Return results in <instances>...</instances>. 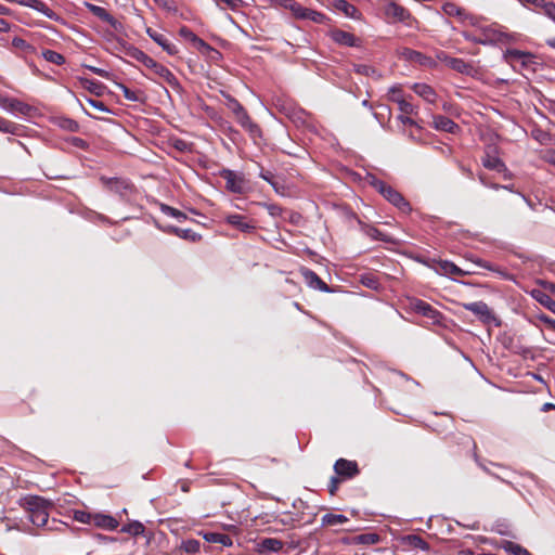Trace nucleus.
<instances>
[{
	"mask_svg": "<svg viewBox=\"0 0 555 555\" xmlns=\"http://www.w3.org/2000/svg\"><path fill=\"white\" fill-rule=\"evenodd\" d=\"M121 47L124 53L127 56L142 63L146 68L151 69L156 76L165 80L172 90H175L177 93H182L183 88L180 81L166 66L156 62L145 52H143L142 50L132 44L122 42Z\"/></svg>",
	"mask_w": 555,
	"mask_h": 555,
	"instance_id": "nucleus-1",
	"label": "nucleus"
},
{
	"mask_svg": "<svg viewBox=\"0 0 555 555\" xmlns=\"http://www.w3.org/2000/svg\"><path fill=\"white\" fill-rule=\"evenodd\" d=\"M18 504L24 508L26 513V518L29 522H31L36 527H48V529L60 530L57 526L53 527L52 525H57L55 519H52L51 525L49 521L48 506L47 502L37 495H26L20 499Z\"/></svg>",
	"mask_w": 555,
	"mask_h": 555,
	"instance_id": "nucleus-2",
	"label": "nucleus"
},
{
	"mask_svg": "<svg viewBox=\"0 0 555 555\" xmlns=\"http://www.w3.org/2000/svg\"><path fill=\"white\" fill-rule=\"evenodd\" d=\"M274 107L288 119H291L295 125L300 126L305 125L307 118L309 116L308 112L304 108L299 107L295 102L289 99L278 96L275 98Z\"/></svg>",
	"mask_w": 555,
	"mask_h": 555,
	"instance_id": "nucleus-3",
	"label": "nucleus"
},
{
	"mask_svg": "<svg viewBox=\"0 0 555 555\" xmlns=\"http://www.w3.org/2000/svg\"><path fill=\"white\" fill-rule=\"evenodd\" d=\"M464 309L474 313L486 325L501 326V320L493 313L485 301H473L463 305Z\"/></svg>",
	"mask_w": 555,
	"mask_h": 555,
	"instance_id": "nucleus-4",
	"label": "nucleus"
},
{
	"mask_svg": "<svg viewBox=\"0 0 555 555\" xmlns=\"http://www.w3.org/2000/svg\"><path fill=\"white\" fill-rule=\"evenodd\" d=\"M101 181L111 192L117 194L125 202H129L135 192V186L129 179L102 177Z\"/></svg>",
	"mask_w": 555,
	"mask_h": 555,
	"instance_id": "nucleus-5",
	"label": "nucleus"
},
{
	"mask_svg": "<svg viewBox=\"0 0 555 555\" xmlns=\"http://www.w3.org/2000/svg\"><path fill=\"white\" fill-rule=\"evenodd\" d=\"M179 35L181 38H183L185 41H189L192 43V46L202 54L207 55L209 57L219 56L220 53L218 50L212 48L210 44H208L206 41H204L202 38H199L195 33H193L189 27L182 26L179 29Z\"/></svg>",
	"mask_w": 555,
	"mask_h": 555,
	"instance_id": "nucleus-6",
	"label": "nucleus"
},
{
	"mask_svg": "<svg viewBox=\"0 0 555 555\" xmlns=\"http://www.w3.org/2000/svg\"><path fill=\"white\" fill-rule=\"evenodd\" d=\"M0 107L10 113L23 116H33L36 112V108L34 106L25 102H22L15 98H10L2 94H0Z\"/></svg>",
	"mask_w": 555,
	"mask_h": 555,
	"instance_id": "nucleus-7",
	"label": "nucleus"
},
{
	"mask_svg": "<svg viewBox=\"0 0 555 555\" xmlns=\"http://www.w3.org/2000/svg\"><path fill=\"white\" fill-rule=\"evenodd\" d=\"M384 13L386 18L391 22L408 23L411 20V13L395 0H386Z\"/></svg>",
	"mask_w": 555,
	"mask_h": 555,
	"instance_id": "nucleus-8",
	"label": "nucleus"
},
{
	"mask_svg": "<svg viewBox=\"0 0 555 555\" xmlns=\"http://www.w3.org/2000/svg\"><path fill=\"white\" fill-rule=\"evenodd\" d=\"M378 193L402 212H410L412 210L410 203L391 185L386 183Z\"/></svg>",
	"mask_w": 555,
	"mask_h": 555,
	"instance_id": "nucleus-9",
	"label": "nucleus"
},
{
	"mask_svg": "<svg viewBox=\"0 0 555 555\" xmlns=\"http://www.w3.org/2000/svg\"><path fill=\"white\" fill-rule=\"evenodd\" d=\"M85 5L94 16L107 23L115 31L121 33L124 30V25L118 20H116L106 9L90 2H85Z\"/></svg>",
	"mask_w": 555,
	"mask_h": 555,
	"instance_id": "nucleus-10",
	"label": "nucleus"
},
{
	"mask_svg": "<svg viewBox=\"0 0 555 555\" xmlns=\"http://www.w3.org/2000/svg\"><path fill=\"white\" fill-rule=\"evenodd\" d=\"M330 38L338 46L361 48L362 40L356 37L353 34L345 31L343 29H332L328 33Z\"/></svg>",
	"mask_w": 555,
	"mask_h": 555,
	"instance_id": "nucleus-11",
	"label": "nucleus"
},
{
	"mask_svg": "<svg viewBox=\"0 0 555 555\" xmlns=\"http://www.w3.org/2000/svg\"><path fill=\"white\" fill-rule=\"evenodd\" d=\"M334 472L343 480H349L359 475L360 470L356 461L338 459L334 464Z\"/></svg>",
	"mask_w": 555,
	"mask_h": 555,
	"instance_id": "nucleus-12",
	"label": "nucleus"
},
{
	"mask_svg": "<svg viewBox=\"0 0 555 555\" xmlns=\"http://www.w3.org/2000/svg\"><path fill=\"white\" fill-rule=\"evenodd\" d=\"M220 176L225 180L228 191L236 194H243L245 191V179L231 169H223Z\"/></svg>",
	"mask_w": 555,
	"mask_h": 555,
	"instance_id": "nucleus-13",
	"label": "nucleus"
},
{
	"mask_svg": "<svg viewBox=\"0 0 555 555\" xmlns=\"http://www.w3.org/2000/svg\"><path fill=\"white\" fill-rule=\"evenodd\" d=\"M439 60L443 62L451 69L467 76H473L475 68L472 63L464 61L463 59L452 57L444 53L439 56Z\"/></svg>",
	"mask_w": 555,
	"mask_h": 555,
	"instance_id": "nucleus-14",
	"label": "nucleus"
},
{
	"mask_svg": "<svg viewBox=\"0 0 555 555\" xmlns=\"http://www.w3.org/2000/svg\"><path fill=\"white\" fill-rule=\"evenodd\" d=\"M224 221L243 233H253L256 230L255 223L246 216L238 214L225 215Z\"/></svg>",
	"mask_w": 555,
	"mask_h": 555,
	"instance_id": "nucleus-15",
	"label": "nucleus"
},
{
	"mask_svg": "<svg viewBox=\"0 0 555 555\" xmlns=\"http://www.w3.org/2000/svg\"><path fill=\"white\" fill-rule=\"evenodd\" d=\"M300 274L304 278L305 283L312 289H318L323 293H331L330 286L322 281L319 275L308 268H301Z\"/></svg>",
	"mask_w": 555,
	"mask_h": 555,
	"instance_id": "nucleus-16",
	"label": "nucleus"
},
{
	"mask_svg": "<svg viewBox=\"0 0 555 555\" xmlns=\"http://www.w3.org/2000/svg\"><path fill=\"white\" fill-rule=\"evenodd\" d=\"M146 34L149 37L156 42L159 47L163 48L164 51H166L169 55H176L179 53L178 47L169 40L165 35L153 30L152 28L146 29Z\"/></svg>",
	"mask_w": 555,
	"mask_h": 555,
	"instance_id": "nucleus-17",
	"label": "nucleus"
},
{
	"mask_svg": "<svg viewBox=\"0 0 555 555\" xmlns=\"http://www.w3.org/2000/svg\"><path fill=\"white\" fill-rule=\"evenodd\" d=\"M433 127L438 131H444L451 134H455L461 130L456 122L443 115H435L433 117Z\"/></svg>",
	"mask_w": 555,
	"mask_h": 555,
	"instance_id": "nucleus-18",
	"label": "nucleus"
},
{
	"mask_svg": "<svg viewBox=\"0 0 555 555\" xmlns=\"http://www.w3.org/2000/svg\"><path fill=\"white\" fill-rule=\"evenodd\" d=\"M481 44L486 46L494 42H502L507 38V35L493 26H481Z\"/></svg>",
	"mask_w": 555,
	"mask_h": 555,
	"instance_id": "nucleus-19",
	"label": "nucleus"
},
{
	"mask_svg": "<svg viewBox=\"0 0 555 555\" xmlns=\"http://www.w3.org/2000/svg\"><path fill=\"white\" fill-rule=\"evenodd\" d=\"M413 309L415 312L422 314L423 317L431 319L435 322H438V319L441 317V313L437 309H435L431 305L421 299L415 300V302L413 304Z\"/></svg>",
	"mask_w": 555,
	"mask_h": 555,
	"instance_id": "nucleus-20",
	"label": "nucleus"
},
{
	"mask_svg": "<svg viewBox=\"0 0 555 555\" xmlns=\"http://www.w3.org/2000/svg\"><path fill=\"white\" fill-rule=\"evenodd\" d=\"M333 5L337 11L343 12L349 18L360 20L361 17V13L357 7L347 0H334Z\"/></svg>",
	"mask_w": 555,
	"mask_h": 555,
	"instance_id": "nucleus-21",
	"label": "nucleus"
},
{
	"mask_svg": "<svg viewBox=\"0 0 555 555\" xmlns=\"http://www.w3.org/2000/svg\"><path fill=\"white\" fill-rule=\"evenodd\" d=\"M437 272L444 274L447 276L449 275H459V276H465L469 272L464 271L463 269L459 268L456 264L449 260H440L438 261V268Z\"/></svg>",
	"mask_w": 555,
	"mask_h": 555,
	"instance_id": "nucleus-22",
	"label": "nucleus"
},
{
	"mask_svg": "<svg viewBox=\"0 0 555 555\" xmlns=\"http://www.w3.org/2000/svg\"><path fill=\"white\" fill-rule=\"evenodd\" d=\"M412 90L426 102H436L437 93L429 85L417 82L412 86Z\"/></svg>",
	"mask_w": 555,
	"mask_h": 555,
	"instance_id": "nucleus-23",
	"label": "nucleus"
},
{
	"mask_svg": "<svg viewBox=\"0 0 555 555\" xmlns=\"http://www.w3.org/2000/svg\"><path fill=\"white\" fill-rule=\"evenodd\" d=\"M93 525L105 530H115L119 524L117 519L111 515L94 514Z\"/></svg>",
	"mask_w": 555,
	"mask_h": 555,
	"instance_id": "nucleus-24",
	"label": "nucleus"
},
{
	"mask_svg": "<svg viewBox=\"0 0 555 555\" xmlns=\"http://www.w3.org/2000/svg\"><path fill=\"white\" fill-rule=\"evenodd\" d=\"M259 177L267 181L275 191V193L284 195L285 194V185L275 179V176L270 170L260 169Z\"/></svg>",
	"mask_w": 555,
	"mask_h": 555,
	"instance_id": "nucleus-25",
	"label": "nucleus"
},
{
	"mask_svg": "<svg viewBox=\"0 0 555 555\" xmlns=\"http://www.w3.org/2000/svg\"><path fill=\"white\" fill-rule=\"evenodd\" d=\"M482 165L485 168L490 170H495L498 172H507V167L504 162L498 157L487 154V156L482 159Z\"/></svg>",
	"mask_w": 555,
	"mask_h": 555,
	"instance_id": "nucleus-26",
	"label": "nucleus"
},
{
	"mask_svg": "<svg viewBox=\"0 0 555 555\" xmlns=\"http://www.w3.org/2000/svg\"><path fill=\"white\" fill-rule=\"evenodd\" d=\"M203 538L209 543H219L223 546H232L233 540L230 535L221 532H205Z\"/></svg>",
	"mask_w": 555,
	"mask_h": 555,
	"instance_id": "nucleus-27",
	"label": "nucleus"
},
{
	"mask_svg": "<svg viewBox=\"0 0 555 555\" xmlns=\"http://www.w3.org/2000/svg\"><path fill=\"white\" fill-rule=\"evenodd\" d=\"M258 545L261 552L278 553L283 548V542L275 538H264Z\"/></svg>",
	"mask_w": 555,
	"mask_h": 555,
	"instance_id": "nucleus-28",
	"label": "nucleus"
},
{
	"mask_svg": "<svg viewBox=\"0 0 555 555\" xmlns=\"http://www.w3.org/2000/svg\"><path fill=\"white\" fill-rule=\"evenodd\" d=\"M116 87L122 92L126 100L131 102H142L143 92L140 90H131L126 85L117 82Z\"/></svg>",
	"mask_w": 555,
	"mask_h": 555,
	"instance_id": "nucleus-29",
	"label": "nucleus"
},
{
	"mask_svg": "<svg viewBox=\"0 0 555 555\" xmlns=\"http://www.w3.org/2000/svg\"><path fill=\"white\" fill-rule=\"evenodd\" d=\"M159 209L163 214L177 219L179 222H182L188 219V216L183 211H181L177 208H173L167 204L160 203Z\"/></svg>",
	"mask_w": 555,
	"mask_h": 555,
	"instance_id": "nucleus-30",
	"label": "nucleus"
},
{
	"mask_svg": "<svg viewBox=\"0 0 555 555\" xmlns=\"http://www.w3.org/2000/svg\"><path fill=\"white\" fill-rule=\"evenodd\" d=\"M390 101L396 102L402 114H415L416 108L413 104L406 101L403 96L390 95Z\"/></svg>",
	"mask_w": 555,
	"mask_h": 555,
	"instance_id": "nucleus-31",
	"label": "nucleus"
},
{
	"mask_svg": "<svg viewBox=\"0 0 555 555\" xmlns=\"http://www.w3.org/2000/svg\"><path fill=\"white\" fill-rule=\"evenodd\" d=\"M348 521V518L343 514L327 513L322 516V526L341 525Z\"/></svg>",
	"mask_w": 555,
	"mask_h": 555,
	"instance_id": "nucleus-32",
	"label": "nucleus"
},
{
	"mask_svg": "<svg viewBox=\"0 0 555 555\" xmlns=\"http://www.w3.org/2000/svg\"><path fill=\"white\" fill-rule=\"evenodd\" d=\"M284 7L288 8L294 13V15L300 20H306L308 15L307 13L310 11V9L302 7L300 3L294 0H292L289 3H284Z\"/></svg>",
	"mask_w": 555,
	"mask_h": 555,
	"instance_id": "nucleus-33",
	"label": "nucleus"
},
{
	"mask_svg": "<svg viewBox=\"0 0 555 555\" xmlns=\"http://www.w3.org/2000/svg\"><path fill=\"white\" fill-rule=\"evenodd\" d=\"M144 530H145V527L143 526L142 522H140L138 520H134L127 525H124L121 528V532L129 533L134 537L143 534Z\"/></svg>",
	"mask_w": 555,
	"mask_h": 555,
	"instance_id": "nucleus-34",
	"label": "nucleus"
},
{
	"mask_svg": "<svg viewBox=\"0 0 555 555\" xmlns=\"http://www.w3.org/2000/svg\"><path fill=\"white\" fill-rule=\"evenodd\" d=\"M501 546L513 555H531L528 550L512 541H503Z\"/></svg>",
	"mask_w": 555,
	"mask_h": 555,
	"instance_id": "nucleus-35",
	"label": "nucleus"
},
{
	"mask_svg": "<svg viewBox=\"0 0 555 555\" xmlns=\"http://www.w3.org/2000/svg\"><path fill=\"white\" fill-rule=\"evenodd\" d=\"M408 544L421 551H429V544L417 534H410L406 537Z\"/></svg>",
	"mask_w": 555,
	"mask_h": 555,
	"instance_id": "nucleus-36",
	"label": "nucleus"
},
{
	"mask_svg": "<svg viewBox=\"0 0 555 555\" xmlns=\"http://www.w3.org/2000/svg\"><path fill=\"white\" fill-rule=\"evenodd\" d=\"M353 70L357 74L364 75V76H372L376 79H379L382 75L372 66L366 64H354Z\"/></svg>",
	"mask_w": 555,
	"mask_h": 555,
	"instance_id": "nucleus-37",
	"label": "nucleus"
},
{
	"mask_svg": "<svg viewBox=\"0 0 555 555\" xmlns=\"http://www.w3.org/2000/svg\"><path fill=\"white\" fill-rule=\"evenodd\" d=\"M360 282L367 288L378 289L380 287V282L378 278L372 273L362 274L360 278Z\"/></svg>",
	"mask_w": 555,
	"mask_h": 555,
	"instance_id": "nucleus-38",
	"label": "nucleus"
},
{
	"mask_svg": "<svg viewBox=\"0 0 555 555\" xmlns=\"http://www.w3.org/2000/svg\"><path fill=\"white\" fill-rule=\"evenodd\" d=\"M201 542L196 539H189L181 542L180 550L188 554H196L199 552Z\"/></svg>",
	"mask_w": 555,
	"mask_h": 555,
	"instance_id": "nucleus-39",
	"label": "nucleus"
},
{
	"mask_svg": "<svg viewBox=\"0 0 555 555\" xmlns=\"http://www.w3.org/2000/svg\"><path fill=\"white\" fill-rule=\"evenodd\" d=\"M380 540L376 533H362L354 538V542L358 544L372 545L376 544Z\"/></svg>",
	"mask_w": 555,
	"mask_h": 555,
	"instance_id": "nucleus-40",
	"label": "nucleus"
},
{
	"mask_svg": "<svg viewBox=\"0 0 555 555\" xmlns=\"http://www.w3.org/2000/svg\"><path fill=\"white\" fill-rule=\"evenodd\" d=\"M79 81L81 83V87L86 88L90 92L99 95L102 93L103 86L100 82L89 80L87 78H79Z\"/></svg>",
	"mask_w": 555,
	"mask_h": 555,
	"instance_id": "nucleus-41",
	"label": "nucleus"
},
{
	"mask_svg": "<svg viewBox=\"0 0 555 555\" xmlns=\"http://www.w3.org/2000/svg\"><path fill=\"white\" fill-rule=\"evenodd\" d=\"M42 56L46 61L56 65H61L65 62V57L62 54L52 50H43Z\"/></svg>",
	"mask_w": 555,
	"mask_h": 555,
	"instance_id": "nucleus-42",
	"label": "nucleus"
},
{
	"mask_svg": "<svg viewBox=\"0 0 555 555\" xmlns=\"http://www.w3.org/2000/svg\"><path fill=\"white\" fill-rule=\"evenodd\" d=\"M178 237L190 241L197 242L202 238V235L192 231L191 229H180L178 228V232L176 234Z\"/></svg>",
	"mask_w": 555,
	"mask_h": 555,
	"instance_id": "nucleus-43",
	"label": "nucleus"
},
{
	"mask_svg": "<svg viewBox=\"0 0 555 555\" xmlns=\"http://www.w3.org/2000/svg\"><path fill=\"white\" fill-rule=\"evenodd\" d=\"M224 98L227 99V106L234 115H237L242 113L245 107L232 95L225 94Z\"/></svg>",
	"mask_w": 555,
	"mask_h": 555,
	"instance_id": "nucleus-44",
	"label": "nucleus"
},
{
	"mask_svg": "<svg viewBox=\"0 0 555 555\" xmlns=\"http://www.w3.org/2000/svg\"><path fill=\"white\" fill-rule=\"evenodd\" d=\"M307 14L308 15L306 20L312 21L317 24H326L330 21V17L327 15L312 9H310V11Z\"/></svg>",
	"mask_w": 555,
	"mask_h": 555,
	"instance_id": "nucleus-45",
	"label": "nucleus"
},
{
	"mask_svg": "<svg viewBox=\"0 0 555 555\" xmlns=\"http://www.w3.org/2000/svg\"><path fill=\"white\" fill-rule=\"evenodd\" d=\"M475 264H477L478 267L480 268H483V269H487L489 271H492V272H498L500 273L501 275H503L505 279H507V274H505L504 272L500 271L495 266H493L491 262L489 261H486L481 258H469Z\"/></svg>",
	"mask_w": 555,
	"mask_h": 555,
	"instance_id": "nucleus-46",
	"label": "nucleus"
},
{
	"mask_svg": "<svg viewBox=\"0 0 555 555\" xmlns=\"http://www.w3.org/2000/svg\"><path fill=\"white\" fill-rule=\"evenodd\" d=\"M72 149L90 153V142L81 138L72 137Z\"/></svg>",
	"mask_w": 555,
	"mask_h": 555,
	"instance_id": "nucleus-47",
	"label": "nucleus"
},
{
	"mask_svg": "<svg viewBox=\"0 0 555 555\" xmlns=\"http://www.w3.org/2000/svg\"><path fill=\"white\" fill-rule=\"evenodd\" d=\"M18 126L0 117V132L17 134Z\"/></svg>",
	"mask_w": 555,
	"mask_h": 555,
	"instance_id": "nucleus-48",
	"label": "nucleus"
},
{
	"mask_svg": "<svg viewBox=\"0 0 555 555\" xmlns=\"http://www.w3.org/2000/svg\"><path fill=\"white\" fill-rule=\"evenodd\" d=\"M73 519L81 524H93V515L83 511H75Z\"/></svg>",
	"mask_w": 555,
	"mask_h": 555,
	"instance_id": "nucleus-49",
	"label": "nucleus"
},
{
	"mask_svg": "<svg viewBox=\"0 0 555 555\" xmlns=\"http://www.w3.org/2000/svg\"><path fill=\"white\" fill-rule=\"evenodd\" d=\"M85 100L91 105L94 109L103 113H111V109L102 102L101 100L94 98L85 96Z\"/></svg>",
	"mask_w": 555,
	"mask_h": 555,
	"instance_id": "nucleus-50",
	"label": "nucleus"
},
{
	"mask_svg": "<svg viewBox=\"0 0 555 555\" xmlns=\"http://www.w3.org/2000/svg\"><path fill=\"white\" fill-rule=\"evenodd\" d=\"M365 181L371 186H373L377 192H379L383 189V186L386 184L383 180L378 179L373 173H367L366 177H365Z\"/></svg>",
	"mask_w": 555,
	"mask_h": 555,
	"instance_id": "nucleus-51",
	"label": "nucleus"
},
{
	"mask_svg": "<svg viewBox=\"0 0 555 555\" xmlns=\"http://www.w3.org/2000/svg\"><path fill=\"white\" fill-rule=\"evenodd\" d=\"M529 55H530L529 53H526V52H522V51L516 50V49L507 50L505 53V57L511 59V60H516V61H522V62Z\"/></svg>",
	"mask_w": 555,
	"mask_h": 555,
	"instance_id": "nucleus-52",
	"label": "nucleus"
},
{
	"mask_svg": "<svg viewBox=\"0 0 555 555\" xmlns=\"http://www.w3.org/2000/svg\"><path fill=\"white\" fill-rule=\"evenodd\" d=\"M443 11L446 14L450 15V16H460L462 17V15L464 14V11L456 7L455 4L453 3H447L443 5Z\"/></svg>",
	"mask_w": 555,
	"mask_h": 555,
	"instance_id": "nucleus-53",
	"label": "nucleus"
},
{
	"mask_svg": "<svg viewBox=\"0 0 555 555\" xmlns=\"http://www.w3.org/2000/svg\"><path fill=\"white\" fill-rule=\"evenodd\" d=\"M493 531L500 535L514 537L509 530L508 525H506L505 522L498 521L493 527Z\"/></svg>",
	"mask_w": 555,
	"mask_h": 555,
	"instance_id": "nucleus-54",
	"label": "nucleus"
},
{
	"mask_svg": "<svg viewBox=\"0 0 555 555\" xmlns=\"http://www.w3.org/2000/svg\"><path fill=\"white\" fill-rule=\"evenodd\" d=\"M341 481H344V480L336 474H335V476L331 477V480H330L328 487H327L331 495H334L337 492V490L339 488V483Z\"/></svg>",
	"mask_w": 555,
	"mask_h": 555,
	"instance_id": "nucleus-55",
	"label": "nucleus"
},
{
	"mask_svg": "<svg viewBox=\"0 0 555 555\" xmlns=\"http://www.w3.org/2000/svg\"><path fill=\"white\" fill-rule=\"evenodd\" d=\"M541 11L544 15H546L548 18H551L553 22H555V3L554 2H552V1L546 2Z\"/></svg>",
	"mask_w": 555,
	"mask_h": 555,
	"instance_id": "nucleus-56",
	"label": "nucleus"
},
{
	"mask_svg": "<svg viewBox=\"0 0 555 555\" xmlns=\"http://www.w3.org/2000/svg\"><path fill=\"white\" fill-rule=\"evenodd\" d=\"M531 137L534 140L539 141L540 143H543L545 140L550 138V133L537 128L531 131Z\"/></svg>",
	"mask_w": 555,
	"mask_h": 555,
	"instance_id": "nucleus-57",
	"label": "nucleus"
},
{
	"mask_svg": "<svg viewBox=\"0 0 555 555\" xmlns=\"http://www.w3.org/2000/svg\"><path fill=\"white\" fill-rule=\"evenodd\" d=\"M537 299L547 307L553 313H555V300L550 296L542 294L541 297H537Z\"/></svg>",
	"mask_w": 555,
	"mask_h": 555,
	"instance_id": "nucleus-58",
	"label": "nucleus"
},
{
	"mask_svg": "<svg viewBox=\"0 0 555 555\" xmlns=\"http://www.w3.org/2000/svg\"><path fill=\"white\" fill-rule=\"evenodd\" d=\"M519 2L529 8L542 10V8L545 5V3L547 1L546 0H519Z\"/></svg>",
	"mask_w": 555,
	"mask_h": 555,
	"instance_id": "nucleus-59",
	"label": "nucleus"
},
{
	"mask_svg": "<svg viewBox=\"0 0 555 555\" xmlns=\"http://www.w3.org/2000/svg\"><path fill=\"white\" fill-rule=\"evenodd\" d=\"M235 117L242 128H246L247 125L251 121V118L248 115L246 109H244L242 113L235 115Z\"/></svg>",
	"mask_w": 555,
	"mask_h": 555,
	"instance_id": "nucleus-60",
	"label": "nucleus"
},
{
	"mask_svg": "<svg viewBox=\"0 0 555 555\" xmlns=\"http://www.w3.org/2000/svg\"><path fill=\"white\" fill-rule=\"evenodd\" d=\"M365 234L367 236H370L371 238L373 240H376V241H385L384 238V234L376 228L374 227H369L366 230H365Z\"/></svg>",
	"mask_w": 555,
	"mask_h": 555,
	"instance_id": "nucleus-61",
	"label": "nucleus"
},
{
	"mask_svg": "<svg viewBox=\"0 0 555 555\" xmlns=\"http://www.w3.org/2000/svg\"><path fill=\"white\" fill-rule=\"evenodd\" d=\"M218 5L223 4L231 10H235L242 3V0H214Z\"/></svg>",
	"mask_w": 555,
	"mask_h": 555,
	"instance_id": "nucleus-62",
	"label": "nucleus"
},
{
	"mask_svg": "<svg viewBox=\"0 0 555 555\" xmlns=\"http://www.w3.org/2000/svg\"><path fill=\"white\" fill-rule=\"evenodd\" d=\"M244 129L247 130L249 132V134L254 138L260 137V134H261L260 127L253 120Z\"/></svg>",
	"mask_w": 555,
	"mask_h": 555,
	"instance_id": "nucleus-63",
	"label": "nucleus"
},
{
	"mask_svg": "<svg viewBox=\"0 0 555 555\" xmlns=\"http://www.w3.org/2000/svg\"><path fill=\"white\" fill-rule=\"evenodd\" d=\"M543 160L555 166V150L550 149L546 150L545 153L542 156Z\"/></svg>",
	"mask_w": 555,
	"mask_h": 555,
	"instance_id": "nucleus-64",
	"label": "nucleus"
}]
</instances>
